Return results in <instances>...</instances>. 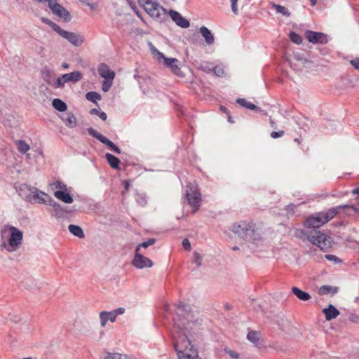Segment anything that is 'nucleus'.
<instances>
[{"label": "nucleus", "instance_id": "30", "mask_svg": "<svg viewBox=\"0 0 359 359\" xmlns=\"http://www.w3.org/2000/svg\"><path fill=\"white\" fill-rule=\"evenodd\" d=\"M100 318L101 326L104 327L108 320L112 322V311H101Z\"/></svg>", "mask_w": 359, "mask_h": 359}, {"label": "nucleus", "instance_id": "11", "mask_svg": "<svg viewBox=\"0 0 359 359\" xmlns=\"http://www.w3.org/2000/svg\"><path fill=\"white\" fill-rule=\"evenodd\" d=\"M144 9L151 18L155 19H158L161 14L165 12V8L160 6L156 0L147 3Z\"/></svg>", "mask_w": 359, "mask_h": 359}, {"label": "nucleus", "instance_id": "21", "mask_svg": "<svg viewBox=\"0 0 359 359\" xmlns=\"http://www.w3.org/2000/svg\"><path fill=\"white\" fill-rule=\"evenodd\" d=\"M97 72L100 76L104 79H112V70L105 63H100L98 65Z\"/></svg>", "mask_w": 359, "mask_h": 359}, {"label": "nucleus", "instance_id": "35", "mask_svg": "<svg viewBox=\"0 0 359 359\" xmlns=\"http://www.w3.org/2000/svg\"><path fill=\"white\" fill-rule=\"evenodd\" d=\"M41 74L43 80L48 83H50V79L53 76V72L50 70L48 67L45 66L41 69Z\"/></svg>", "mask_w": 359, "mask_h": 359}, {"label": "nucleus", "instance_id": "44", "mask_svg": "<svg viewBox=\"0 0 359 359\" xmlns=\"http://www.w3.org/2000/svg\"><path fill=\"white\" fill-rule=\"evenodd\" d=\"M238 0H231V10H232V12L235 15H238V8H237V2H238Z\"/></svg>", "mask_w": 359, "mask_h": 359}, {"label": "nucleus", "instance_id": "29", "mask_svg": "<svg viewBox=\"0 0 359 359\" xmlns=\"http://www.w3.org/2000/svg\"><path fill=\"white\" fill-rule=\"evenodd\" d=\"M67 117L66 118L61 117L62 121L65 122L66 126L69 128H73L76 126V118L72 112H68L67 114Z\"/></svg>", "mask_w": 359, "mask_h": 359}, {"label": "nucleus", "instance_id": "33", "mask_svg": "<svg viewBox=\"0 0 359 359\" xmlns=\"http://www.w3.org/2000/svg\"><path fill=\"white\" fill-rule=\"evenodd\" d=\"M86 98L90 102L97 104V101L100 100L102 97L97 92L90 91L86 94Z\"/></svg>", "mask_w": 359, "mask_h": 359}, {"label": "nucleus", "instance_id": "12", "mask_svg": "<svg viewBox=\"0 0 359 359\" xmlns=\"http://www.w3.org/2000/svg\"><path fill=\"white\" fill-rule=\"evenodd\" d=\"M306 39L312 43H322L325 44L327 42V38L325 34L321 32H315L311 30H307L305 32Z\"/></svg>", "mask_w": 359, "mask_h": 359}, {"label": "nucleus", "instance_id": "45", "mask_svg": "<svg viewBox=\"0 0 359 359\" xmlns=\"http://www.w3.org/2000/svg\"><path fill=\"white\" fill-rule=\"evenodd\" d=\"M53 185L56 189H59V190H65L67 189L66 184L61 181H56Z\"/></svg>", "mask_w": 359, "mask_h": 359}, {"label": "nucleus", "instance_id": "57", "mask_svg": "<svg viewBox=\"0 0 359 359\" xmlns=\"http://www.w3.org/2000/svg\"><path fill=\"white\" fill-rule=\"evenodd\" d=\"M98 116L102 120L106 121L107 118V114L104 111H100Z\"/></svg>", "mask_w": 359, "mask_h": 359}, {"label": "nucleus", "instance_id": "7", "mask_svg": "<svg viewBox=\"0 0 359 359\" xmlns=\"http://www.w3.org/2000/svg\"><path fill=\"white\" fill-rule=\"evenodd\" d=\"M186 198L188 203L194 208L193 212L195 213L200 206L201 194L198 191L196 186L189 183L187 186Z\"/></svg>", "mask_w": 359, "mask_h": 359}, {"label": "nucleus", "instance_id": "26", "mask_svg": "<svg viewBox=\"0 0 359 359\" xmlns=\"http://www.w3.org/2000/svg\"><path fill=\"white\" fill-rule=\"evenodd\" d=\"M68 230L72 235L79 238H83L85 237L83 229L78 225L69 224L68 226Z\"/></svg>", "mask_w": 359, "mask_h": 359}, {"label": "nucleus", "instance_id": "14", "mask_svg": "<svg viewBox=\"0 0 359 359\" xmlns=\"http://www.w3.org/2000/svg\"><path fill=\"white\" fill-rule=\"evenodd\" d=\"M324 219L322 217L320 212L317 214L316 215L309 217L304 222V225L308 228H311L316 229L319 228L323 224H325V222L323 221Z\"/></svg>", "mask_w": 359, "mask_h": 359}, {"label": "nucleus", "instance_id": "62", "mask_svg": "<svg viewBox=\"0 0 359 359\" xmlns=\"http://www.w3.org/2000/svg\"><path fill=\"white\" fill-rule=\"evenodd\" d=\"M129 186H130V183L128 181H126L124 182V187H125L126 191H127L128 190Z\"/></svg>", "mask_w": 359, "mask_h": 359}, {"label": "nucleus", "instance_id": "24", "mask_svg": "<svg viewBox=\"0 0 359 359\" xmlns=\"http://www.w3.org/2000/svg\"><path fill=\"white\" fill-rule=\"evenodd\" d=\"M62 78L64 79L63 82H77L81 80L82 78V74L80 72L75 71L71 73L65 74L62 75Z\"/></svg>", "mask_w": 359, "mask_h": 359}, {"label": "nucleus", "instance_id": "46", "mask_svg": "<svg viewBox=\"0 0 359 359\" xmlns=\"http://www.w3.org/2000/svg\"><path fill=\"white\" fill-rule=\"evenodd\" d=\"M213 72L217 76H223L224 75V71L221 67H215L213 68Z\"/></svg>", "mask_w": 359, "mask_h": 359}, {"label": "nucleus", "instance_id": "3", "mask_svg": "<svg viewBox=\"0 0 359 359\" xmlns=\"http://www.w3.org/2000/svg\"><path fill=\"white\" fill-rule=\"evenodd\" d=\"M308 240L318 246L321 250L326 251L331 248L332 238L323 231L311 229L306 233Z\"/></svg>", "mask_w": 359, "mask_h": 359}, {"label": "nucleus", "instance_id": "31", "mask_svg": "<svg viewBox=\"0 0 359 359\" xmlns=\"http://www.w3.org/2000/svg\"><path fill=\"white\" fill-rule=\"evenodd\" d=\"M271 6L276 10V13H280L286 18H289L291 15L289 10L285 6L276 4L275 3H271Z\"/></svg>", "mask_w": 359, "mask_h": 359}, {"label": "nucleus", "instance_id": "54", "mask_svg": "<svg viewBox=\"0 0 359 359\" xmlns=\"http://www.w3.org/2000/svg\"><path fill=\"white\" fill-rule=\"evenodd\" d=\"M350 63L357 69L359 70V57L351 60Z\"/></svg>", "mask_w": 359, "mask_h": 359}, {"label": "nucleus", "instance_id": "19", "mask_svg": "<svg viewBox=\"0 0 359 359\" xmlns=\"http://www.w3.org/2000/svg\"><path fill=\"white\" fill-rule=\"evenodd\" d=\"M71 212V210H68L67 208H62L59 203H57L55 207L53 208L50 210L51 215L57 218L63 217L66 215L70 214Z\"/></svg>", "mask_w": 359, "mask_h": 359}, {"label": "nucleus", "instance_id": "63", "mask_svg": "<svg viewBox=\"0 0 359 359\" xmlns=\"http://www.w3.org/2000/svg\"><path fill=\"white\" fill-rule=\"evenodd\" d=\"M351 194H353V195H355V194H359V187L358 188H356L355 189H353L352 191H351Z\"/></svg>", "mask_w": 359, "mask_h": 359}, {"label": "nucleus", "instance_id": "49", "mask_svg": "<svg viewBox=\"0 0 359 359\" xmlns=\"http://www.w3.org/2000/svg\"><path fill=\"white\" fill-rule=\"evenodd\" d=\"M114 359H133L130 357H128L126 355L118 353H114Z\"/></svg>", "mask_w": 359, "mask_h": 359}, {"label": "nucleus", "instance_id": "28", "mask_svg": "<svg viewBox=\"0 0 359 359\" xmlns=\"http://www.w3.org/2000/svg\"><path fill=\"white\" fill-rule=\"evenodd\" d=\"M52 105L54 109L60 112H64L67 109V104L60 98L53 99Z\"/></svg>", "mask_w": 359, "mask_h": 359}, {"label": "nucleus", "instance_id": "59", "mask_svg": "<svg viewBox=\"0 0 359 359\" xmlns=\"http://www.w3.org/2000/svg\"><path fill=\"white\" fill-rule=\"evenodd\" d=\"M89 113L90 114H95V115H97L99 114L100 113V111L98 109H97L96 108H93V109H91L89 111Z\"/></svg>", "mask_w": 359, "mask_h": 359}, {"label": "nucleus", "instance_id": "38", "mask_svg": "<svg viewBox=\"0 0 359 359\" xmlns=\"http://www.w3.org/2000/svg\"><path fill=\"white\" fill-rule=\"evenodd\" d=\"M155 243H156V239L154 238H151L148 239L147 241L139 244L136 247L135 250L137 252H140L141 248H147L149 246L154 245Z\"/></svg>", "mask_w": 359, "mask_h": 359}, {"label": "nucleus", "instance_id": "15", "mask_svg": "<svg viewBox=\"0 0 359 359\" xmlns=\"http://www.w3.org/2000/svg\"><path fill=\"white\" fill-rule=\"evenodd\" d=\"M87 132L89 135L97 139L103 144L107 146L109 149L112 150V141H111L109 139L107 138L105 136L98 133L96 130H95L93 128H88L87 129Z\"/></svg>", "mask_w": 359, "mask_h": 359}, {"label": "nucleus", "instance_id": "52", "mask_svg": "<svg viewBox=\"0 0 359 359\" xmlns=\"http://www.w3.org/2000/svg\"><path fill=\"white\" fill-rule=\"evenodd\" d=\"M125 312V309L123 308H118L116 310H114V320H115L116 317L118 315L123 314Z\"/></svg>", "mask_w": 359, "mask_h": 359}, {"label": "nucleus", "instance_id": "27", "mask_svg": "<svg viewBox=\"0 0 359 359\" xmlns=\"http://www.w3.org/2000/svg\"><path fill=\"white\" fill-rule=\"evenodd\" d=\"M292 292L300 300L307 301L311 299V295L309 293L301 290L297 287H292Z\"/></svg>", "mask_w": 359, "mask_h": 359}, {"label": "nucleus", "instance_id": "10", "mask_svg": "<svg viewBox=\"0 0 359 359\" xmlns=\"http://www.w3.org/2000/svg\"><path fill=\"white\" fill-rule=\"evenodd\" d=\"M48 7L54 14L61 18H64L65 22H67L71 20V15L69 12L60 4H57L56 0L49 1Z\"/></svg>", "mask_w": 359, "mask_h": 359}, {"label": "nucleus", "instance_id": "9", "mask_svg": "<svg viewBox=\"0 0 359 359\" xmlns=\"http://www.w3.org/2000/svg\"><path fill=\"white\" fill-rule=\"evenodd\" d=\"M343 209H349L354 212H359V208L355 207L354 205L347 204L330 208L327 212H320V214L324 219L323 221L325 222V223H327L328 221L331 220L335 215H337V213H339V210Z\"/></svg>", "mask_w": 359, "mask_h": 359}, {"label": "nucleus", "instance_id": "2", "mask_svg": "<svg viewBox=\"0 0 359 359\" xmlns=\"http://www.w3.org/2000/svg\"><path fill=\"white\" fill-rule=\"evenodd\" d=\"M41 20L50 26L53 31L57 32L62 38L67 39L72 45L79 46L83 43V39L80 34L62 29L56 23L47 18L41 17Z\"/></svg>", "mask_w": 359, "mask_h": 359}, {"label": "nucleus", "instance_id": "43", "mask_svg": "<svg viewBox=\"0 0 359 359\" xmlns=\"http://www.w3.org/2000/svg\"><path fill=\"white\" fill-rule=\"evenodd\" d=\"M194 262L195 264H196L197 267H199L201 266V263H202V257L200 254H198V252H195L194 253Z\"/></svg>", "mask_w": 359, "mask_h": 359}, {"label": "nucleus", "instance_id": "55", "mask_svg": "<svg viewBox=\"0 0 359 359\" xmlns=\"http://www.w3.org/2000/svg\"><path fill=\"white\" fill-rule=\"evenodd\" d=\"M106 158L107 160L109 165L111 166V168H112V162H113L112 154H110V153L106 154Z\"/></svg>", "mask_w": 359, "mask_h": 359}, {"label": "nucleus", "instance_id": "37", "mask_svg": "<svg viewBox=\"0 0 359 359\" xmlns=\"http://www.w3.org/2000/svg\"><path fill=\"white\" fill-rule=\"evenodd\" d=\"M149 45L152 54L156 57V59L159 62H161V60L165 57L164 55L162 53L159 52L151 43H150Z\"/></svg>", "mask_w": 359, "mask_h": 359}, {"label": "nucleus", "instance_id": "4", "mask_svg": "<svg viewBox=\"0 0 359 359\" xmlns=\"http://www.w3.org/2000/svg\"><path fill=\"white\" fill-rule=\"evenodd\" d=\"M231 230L243 239L250 241H254L257 239L258 234L256 233L254 226L250 223L242 221L237 224H233L231 227Z\"/></svg>", "mask_w": 359, "mask_h": 359}, {"label": "nucleus", "instance_id": "58", "mask_svg": "<svg viewBox=\"0 0 359 359\" xmlns=\"http://www.w3.org/2000/svg\"><path fill=\"white\" fill-rule=\"evenodd\" d=\"M133 10L135 11V13L137 14V15L141 18V14L140 13V11H138L137 6H135V5H132L131 6Z\"/></svg>", "mask_w": 359, "mask_h": 359}, {"label": "nucleus", "instance_id": "42", "mask_svg": "<svg viewBox=\"0 0 359 359\" xmlns=\"http://www.w3.org/2000/svg\"><path fill=\"white\" fill-rule=\"evenodd\" d=\"M112 85V79H104L102 83V89L104 92L108 91Z\"/></svg>", "mask_w": 359, "mask_h": 359}, {"label": "nucleus", "instance_id": "48", "mask_svg": "<svg viewBox=\"0 0 359 359\" xmlns=\"http://www.w3.org/2000/svg\"><path fill=\"white\" fill-rule=\"evenodd\" d=\"M325 258L329 261L334 262L336 263L341 262V260L337 256L333 255H326Z\"/></svg>", "mask_w": 359, "mask_h": 359}, {"label": "nucleus", "instance_id": "51", "mask_svg": "<svg viewBox=\"0 0 359 359\" xmlns=\"http://www.w3.org/2000/svg\"><path fill=\"white\" fill-rule=\"evenodd\" d=\"M349 320L355 323H359V316L355 313H351L348 317Z\"/></svg>", "mask_w": 359, "mask_h": 359}, {"label": "nucleus", "instance_id": "8", "mask_svg": "<svg viewBox=\"0 0 359 359\" xmlns=\"http://www.w3.org/2000/svg\"><path fill=\"white\" fill-rule=\"evenodd\" d=\"M17 191L22 199L30 203L36 201V200L39 201L40 197L36 188L26 184H22L17 188Z\"/></svg>", "mask_w": 359, "mask_h": 359}, {"label": "nucleus", "instance_id": "5", "mask_svg": "<svg viewBox=\"0 0 359 359\" xmlns=\"http://www.w3.org/2000/svg\"><path fill=\"white\" fill-rule=\"evenodd\" d=\"M10 237L8 243H3L1 244V248H5L8 252H14L18 249L23 239V233L22 231L15 226H11Z\"/></svg>", "mask_w": 359, "mask_h": 359}, {"label": "nucleus", "instance_id": "34", "mask_svg": "<svg viewBox=\"0 0 359 359\" xmlns=\"http://www.w3.org/2000/svg\"><path fill=\"white\" fill-rule=\"evenodd\" d=\"M236 102L248 109L254 110L258 109L255 104L247 101L245 98H238L236 100Z\"/></svg>", "mask_w": 359, "mask_h": 359}, {"label": "nucleus", "instance_id": "25", "mask_svg": "<svg viewBox=\"0 0 359 359\" xmlns=\"http://www.w3.org/2000/svg\"><path fill=\"white\" fill-rule=\"evenodd\" d=\"M41 193L42 196L39 197V199L38 201L39 203L48 204L52 208H55V205L58 203L54 199H53L49 195L43 192Z\"/></svg>", "mask_w": 359, "mask_h": 359}, {"label": "nucleus", "instance_id": "36", "mask_svg": "<svg viewBox=\"0 0 359 359\" xmlns=\"http://www.w3.org/2000/svg\"><path fill=\"white\" fill-rule=\"evenodd\" d=\"M223 351L231 359H240V354L237 351L230 348L229 347L225 346Z\"/></svg>", "mask_w": 359, "mask_h": 359}, {"label": "nucleus", "instance_id": "17", "mask_svg": "<svg viewBox=\"0 0 359 359\" xmlns=\"http://www.w3.org/2000/svg\"><path fill=\"white\" fill-rule=\"evenodd\" d=\"M54 196L59 200L62 201L65 203H72L74 201V198L72 195L67 191V189L65 190H57L54 192Z\"/></svg>", "mask_w": 359, "mask_h": 359}, {"label": "nucleus", "instance_id": "41", "mask_svg": "<svg viewBox=\"0 0 359 359\" xmlns=\"http://www.w3.org/2000/svg\"><path fill=\"white\" fill-rule=\"evenodd\" d=\"M294 58L297 60V61H299L301 62L302 64L303 65H305L306 63H311V61L304 58L302 55L301 53H294Z\"/></svg>", "mask_w": 359, "mask_h": 359}, {"label": "nucleus", "instance_id": "50", "mask_svg": "<svg viewBox=\"0 0 359 359\" xmlns=\"http://www.w3.org/2000/svg\"><path fill=\"white\" fill-rule=\"evenodd\" d=\"M182 246L183 248L187 250V251H189L191 250V243L189 242V241L187 239V238H184L183 241H182Z\"/></svg>", "mask_w": 359, "mask_h": 359}, {"label": "nucleus", "instance_id": "47", "mask_svg": "<svg viewBox=\"0 0 359 359\" xmlns=\"http://www.w3.org/2000/svg\"><path fill=\"white\" fill-rule=\"evenodd\" d=\"M63 81H64V79L62 78V76L61 77H58L56 80L54 87L60 88V87L64 86V85L66 82H63Z\"/></svg>", "mask_w": 359, "mask_h": 359}, {"label": "nucleus", "instance_id": "40", "mask_svg": "<svg viewBox=\"0 0 359 359\" xmlns=\"http://www.w3.org/2000/svg\"><path fill=\"white\" fill-rule=\"evenodd\" d=\"M290 37L291 41L296 44H300L302 42V38L295 32H291Z\"/></svg>", "mask_w": 359, "mask_h": 359}, {"label": "nucleus", "instance_id": "16", "mask_svg": "<svg viewBox=\"0 0 359 359\" xmlns=\"http://www.w3.org/2000/svg\"><path fill=\"white\" fill-rule=\"evenodd\" d=\"M169 15L172 20L180 27L188 28L190 26L189 21L182 17L178 12L170 10Z\"/></svg>", "mask_w": 359, "mask_h": 359}, {"label": "nucleus", "instance_id": "39", "mask_svg": "<svg viewBox=\"0 0 359 359\" xmlns=\"http://www.w3.org/2000/svg\"><path fill=\"white\" fill-rule=\"evenodd\" d=\"M18 149L20 153L25 154L29 149V146L25 141L20 140L18 143Z\"/></svg>", "mask_w": 359, "mask_h": 359}, {"label": "nucleus", "instance_id": "20", "mask_svg": "<svg viewBox=\"0 0 359 359\" xmlns=\"http://www.w3.org/2000/svg\"><path fill=\"white\" fill-rule=\"evenodd\" d=\"M199 32L204 38L205 43L210 46L215 42V37L213 34L205 26H202L199 29Z\"/></svg>", "mask_w": 359, "mask_h": 359}, {"label": "nucleus", "instance_id": "18", "mask_svg": "<svg viewBox=\"0 0 359 359\" xmlns=\"http://www.w3.org/2000/svg\"><path fill=\"white\" fill-rule=\"evenodd\" d=\"M323 313L325 316L326 320H331L336 318L339 315V311L332 304H329L327 308L323 309Z\"/></svg>", "mask_w": 359, "mask_h": 359}, {"label": "nucleus", "instance_id": "56", "mask_svg": "<svg viewBox=\"0 0 359 359\" xmlns=\"http://www.w3.org/2000/svg\"><path fill=\"white\" fill-rule=\"evenodd\" d=\"M119 163H120V160L118 158L114 156V168L119 169V167H118Z\"/></svg>", "mask_w": 359, "mask_h": 359}, {"label": "nucleus", "instance_id": "6", "mask_svg": "<svg viewBox=\"0 0 359 359\" xmlns=\"http://www.w3.org/2000/svg\"><path fill=\"white\" fill-rule=\"evenodd\" d=\"M190 311L191 306L189 304H187L182 302H179V304H177V313L178 318L175 320V330L173 331L172 333L175 334L177 336L179 334H182V332H180L181 330H189V327L188 325H189V322L188 321L187 323H185L184 322H183V319H181L180 316L183 315H189Z\"/></svg>", "mask_w": 359, "mask_h": 359}, {"label": "nucleus", "instance_id": "60", "mask_svg": "<svg viewBox=\"0 0 359 359\" xmlns=\"http://www.w3.org/2000/svg\"><path fill=\"white\" fill-rule=\"evenodd\" d=\"M104 352L106 353L107 355L104 358V359H112V353L107 351V350H104Z\"/></svg>", "mask_w": 359, "mask_h": 359}, {"label": "nucleus", "instance_id": "13", "mask_svg": "<svg viewBox=\"0 0 359 359\" xmlns=\"http://www.w3.org/2000/svg\"><path fill=\"white\" fill-rule=\"evenodd\" d=\"M133 264L137 269H143L144 267H151L153 263L151 260L144 255H141L140 252L135 250V257L133 260Z\"/></svg>", "mask_w": 359, "mask_h": 359}, {"label": "nucleus", "instance_id": "61", "mask_svg": "<svg viewBox=\"0 0 359 359\" xmlns=\"http://www.w3.org/2000/svg\"><path fill=\"white\" fill-rule=\"evenodd\" d=\"M346 210L345 213L350 216V215H352L353 214H354L355 212H353L351 210H349V209H344Z\"/></svg>", "mask_w": 359, "mask_h": 359}, {"label": "nucleus", "instance_id": "23", "mask_svg": "<svg viewBox=\"0 0 359 359\" xmlns=\"http://www.w3.org/2000/svg\"><path fill=\"white\" fill-rule=\"evenodd\" d=\"M247 339L255 346H258L261 344L262 336L260 332L255 330H251L247 335Z\"/></svg>", "mask_w": 359, "mask_h": 359}, {"label": "nucleus", "instance_id": "64", "mask_svg": "<svg viewBox=\"0 0 359 359\" xmlns=\"http://www.w3.org/2000/svg\"><path fill=\"white\" fill-rule=\"evenodd\" d=\"M294 208H295V205H292V204H291V205H288V207H287V210H288V211H289V210L294 211Z\"/></svg>", "mask_w": 359, "mask_h": 359}, {"label": "nucleus", "instance_id": "53", "mask_svg": "<svg viewBox=\"0 0 359 359\" xmlns=\"http://www.w3.org/2000/svg\"><path fill=\"white\" fill-rule=\"evenodd\" d=\"M284 135V131L281 130L279 132L273 131L271 133V137L273 138H278L282 137Z\"/></svg>", "mask_w": 359, "mask_h": 359}, {"label": "nucleus", "instance_id": "22", "mask_svg": "<svg viewBox=\"0 0 359 359\" xmlns=\"http://www.w3.org/2000/svg\"><path fill=\"white\" fill-rule=\"evenodd\" d=\"M163 62L168 66L169 67L172 72L177 74V75H180V67H178V65H177L178 60L175 58H167V57H164L163 60Z\"/></svg>", "mask_w": 359, "mask_h": 359}, {"label": "nucleus", "instance_id": "32", "mask_svg": "<svg viewBox=\"0 0 359 359\" xmlns=\"http://www.w3.org/2000/svg\"><path fill=\"white\" fill-rule=\"evenodd\" d=\"M338 288L330 285H323L319 289V294L321 295L327 294L331 293L332 294L337 293Z\"/></svg>", "mask_w": 359, "mask_h": 359}, {"label": "nucleus", "instance_id": "1", "mask_svg": "<svg viewBox=\"0 0 359 359\" xmlns=\"http://www.w3.org/2000/svg\"><path fill=\"white\" fill-rule=\"evenodd\" d=\"M175 339V348L177 353L178 359H201L198 351L191 344L185 334L177 336L172 333Z\"/></svg>", "mask_w": 359, "mask_h": 359}]
</instances>
